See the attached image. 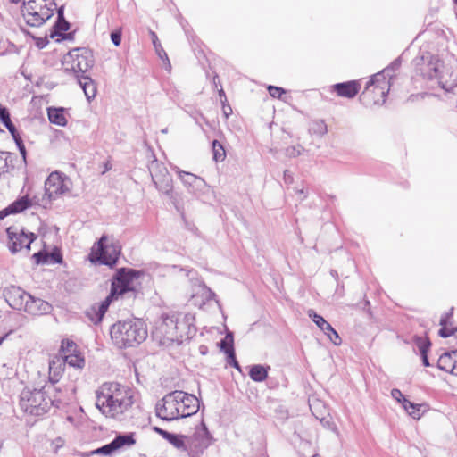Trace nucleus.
I'll use <instances>...</instances> for the list:
<instances>
[{
	"label": "nucleus",
	"mask_w": 457,
	"mask_h": 457,
	"mask_svg": "<svg viewBox=\"0 0 457 457\" xmlns=\"http://www.w3.org/2000/svg\"><path fill=\"white\" fill-rule=\"evenodd\" d=\"M137 278L138 272L133 269H118L112 278L110 294L100 303L92 305L85 312L88 320L94 324H98L112 302L119 299L134 300L137 296L134 280Z\"/></svg>",
	"instance_id": "obj_1"
},
{
	"label": "nucleus",
	"mask_w": 457,
	"mask_h": 457,
	"mask_svg": "<svg viewBox=\"0 0 457 457\" xmlns=\"http://www.w3.org/2000/svg\"><path fill=\"white\" fill-rule=\"evenodd\" d=\"M96 406L106 417L118 418L133 404L132 391L119 383H104L96 392Z\"/></svg>",
	"instance_id": "obj_2"
},
{
	"label": "nucleus",
	"mask_w": 457,
	"mask_h": 457,
	"mask_svg": "<svg viewBox=\"0 0 457 457\" xmlns=\"http://www.w3.org/2000/svg\"><path fill=\"white\" fill-rule=\"evenodd\" d=\"M198 398L191 394L175 390L156 403V415L164 420H174L195 414L199 410Z\"/></svg>",
	"instance_id": "obj_3"
},
{
	"label": "nucleus",
	"mask_w": 457,
	"mask_h": 457,
	"mask_svg": "<svg viewBox=\"0 0 457 457\" xmlns=\"http://www.w3.org/2000/svg\"><path fill=\"white\" fill-rule=\"evenodd\" d=\"M112 343L118 348L134 347L143 343L148 336L146 324L140 319L118 321L111 327Z\"/></svg>",
	"instance_id": "obj_4"
},
{
	"label": "nucleus",
	"mask_w": 457,
	"mask_h": 457,
	"mask_svg": "<svg viewBox=\"0 0 457 457\" xmlns=\"http://www.w3.org/2000/svg\"><path fill=\"white\" fill-rule=\"evenodd\" d=\"M52 386H44L40 389L25 387L20 395V406L27 413L40 416L47 412L54 404L49 395Z\"/></svg>",
	"instance_id": "obj_5"
},
{
	"label": "nucleus",
	"mask_w": 457,
	"mask_h": 457,
	"mask_svg": "<svg viewBox=\"0 0 457 457\" xmlns=\"http://www.w3.org/2000/svg\"><path fill=\"white\" fill-rule=\"evenodd\" d=\"M389 69H385L373 75L367 82L361 95V100L365 104H383L386 102V97L391 87V78H386V74L389 75Z\"/></svg>",
	"instance_id": "obj_6"
},
{
	"label": "nucleus",
	"mask_w": 457,
	"mask_h": 457,
	"mask_svg": "<svg viewBox=\"0 0 457 457\" xmlns=\"http://www.w3.org/2000/svg\"><path fill=\"white\" fill-rule=\"evenodd\" d=\"M54 0H29L24 2L21 12L30 27H40L54 15Z\"/></svg>",
	"instance_id": "obj_7"
},
{
	"label": "nucleus",
	"mask_w": 457,
	"mask_h": 457,
	"mask_svg": "<svg viewBox=\"0 0 457 457\" xmlns=\"http://www.w3.org/2000/svg\"><path fill=\"white\" fill-rule=\"evenodd\" d=\"M62 65L66 71L85 73L94 65L93 54L87 48L72 49L64 55Z\"/></svg>",
	"instance_id": "obj_8"
},
{
	"label": "nucleus",
	"mask_w": 457,
	"mask_h": 457,
	"mask_svg": "<svg viewBox=\"0 0 457 457\" xmlns=\"http://www.w3.org/2000/svg\"><path fill=\"white\" fill-rule=\"evenodd\" d=\"M212 439L206 425L202 421L191 436H187V454L189 457H199L211 445Z\"/></svg>",
	"instance_id": "obj_9"
},
{
	"label": "nucleus",
	"mask_w": 457,
	"mask_h": 457,
	"mask_svg": "<svg viewBox=\"0 0 457 457\" xmlns=\"http://www.w3.org/2000/svg\"><path fill=\"white\" fill-rule=\"evenodd\" d=\"M120 245L118 242L112 240L109 243V237L102 236L97 242L96 256L97 260L104 265L114 266L120 254Z\"/></svg>",
	"instance_id": "obj_10"
},
{
	"label": "nucleus",
	"mask_w": 457,
	"mask_h": 457,
	"mask_svg": "<svg viewBox=\"0 0 457 457\" xmlns=\"http://www.w3.org/2000/svg\"><path fill=\"white\" fill-rule=\"evenodd\" d=\"M71 182L70 179L58 172H52L45 182V195L49 201L54 200L70 191Z\"/></svg>",
	"instance_id": "obj_11"
},
{
	"label": "nucleus",
	"mask_w": 457,
	"mask_h": 457,
	"mask_svg": "<svg viewBox=\"0 0 457 457\" xmlns=\"http://www.w3.org/2000/svg\"><path fill=\"white\" fill-rule=\"evenodd\" d=\"M149 171L155 187L160 192L170 195L173 189L172 178L167 168L154 160L149 165Z\"/></svg>",
	"instance_id": "obj_12"
},
{
	"label": "nucleus",
	"mask_w": 457,
	"mask_h": 457,
	"mask_svg": "<svg viewBox=\"0 0 457 457\" xmlns=\"http://www.w3.org/2000/svg\"><path fill=\"white\" fill-rule=\"evenodd\" d=\"M416 73L426 79H438L443 62L434 55L427 54L415 60Z\"/></svg>",
	"instance_id": "obj_13"
},
{
	"label": "nucleus",
	"mask_w": 457,
	"mask_h": 457,
	"mask_svg": "<svg viewBox=\"0 0 457 457\" xmlns=\"http://www.w3.org/2000/svg\"><path fill=\"white\" fill-rule=\"evenodd\" d=\"M9 238V249L15 253L23 248L29 250L31 243L37 238L32 232H26L24 228L9 227L6 230Z\"/></svg>",
	"instance_id": "obj_14"
},
{
	"label": "nucleus",
	"mask_w": 457,
	"mask_h": 457,
	"mask_svg": "<svg viewBox=\"0 0 457 457\" xmlns=\"http://www.w3.org/2000/svg\"><path fill=\"white\" fill-rule=\"evenodd\" d=\"M176 332L178 336V344H180L184 339L193 337L196 333L195 326V316L192 313L177 312Z\"/></svg>",
	"instance_id": "obj_15"
},
{
	"label": "nucleus",
	"mask_w": 457,
	"mask_h": 457,
	"mask_svg": "<svg viewBox=\"0 0 457 457\" xmlns=\"http://www.w3.org/2000/svg\"><path fill=\"white\" fill-rule=\"evenodd\" d=\"M177 172L180 180L187 188L189 193L199 196L200 194L204 193L208 188V185L206 184L205 180L201 177L190 172L180 170L179 169Z\"/></svg>",
	"instance_id": "obj_16"
},
{
	"label": "nucleus",
	"mask_w": 457,
	"mask_h": 457,
	"mask_svg": "<svg viewBox=\"0 0 457 457\" xmlns=\"http://www.w3.org/2000/svg\"><path fill=\"white\" fill-rule=\"evenodd\" d=\"M162 322L158 326V330L164 336V338L170 342L178 341L176 332L177 312H170L163 313L161 317Z\"/></svg>",
	"instance_id": "obj_17"
},
{
	"label": "nucleus",
	"mask_w": 457,
	"mask_h": 457,
	"mask_svg": "<svg viewBox=\"0 0 457 457\" xmlns=\"http://www.w3.org/2000/svg\"><path fill=\"white\" fill-rule=\"evenodd\" d=\"M30 295L21 287H11L4 291V297L10 307L15 310H23L27 299Z\"/></svg>",
	"instance_id": "obj_18"
},
{
	"label": "nucleus",
	"mask_w": 457,
	"mask_h": 457,
	"mask_svg": "<svg viewBox=\"0 0 457 457\" xmlns=\"http://www.w3.org/2000/svg\"><path fill=\"white\" fill-rule=\"evenodd\" d=\"M437 82L440 87L446 92H451L454 87H457V71L450 65L441 68Z\"/></svg>",
	"instance_id": "obj_19"
},
{
	"label": "nucleus",
	"mask_w": 457,
	"mask_h": 457,
	"mask_svg": "<svg viewBox=\"0 0 457 457\" xmlns=\"http://www.w3.org/2000/svg\"><path fill=\"white\" fill-rule=\"evenodd\" d=\"M154 430L180 453L187 454V436L170 433L158 427H154Z\"/></svg>",
	"instance_id": "obj_20"
},
{
	"label": "nucleus",
	"mask_w": 457,
	"mask_h": 457,
	"mask_svg": "<svg viewBox=\"0 0 457 457\" xmlns=\"http://www.w3.org/2000/svg\"><path fill=\"white\" fill-rule=\"evenodd\" d=\"M438 369L450 372L453 375L457 374V350L444 353L437 361Z\"/></svg>",
	"instance_id": "obj_21"
},
{
	"label": "nucleus",
	"mask_w": 457,
	"mask_h": 457,
	"mask_svg": "<svg viewBox=\"0 0 457 457\" xmlns=\"http://www.w3.org/2000/svg\"><path fill=\"white\" fill-rule=\"evenodd\" d=\"M50 309H51V306L47 302H46L40 298H36L30 295L29 296V299H27V302L25 303L23 310L28 313L37 315V314L46 313L50 311Z\"/></svg>",
	"instance_id": "obj_22"
},
{
	"label": "nucleus",
	"mask_w": 457,
	"mask_h": 457,
	"mask_svg": "<svg viewBox=\"0 0 457 457\" xmlns=\"http://www.w3.org/2000/svg\"><path fill=\"white\" fill-rule=\"evenodd\" d=\"M334 91L337 96L342 97L353 98L354 97L360 88L361 85L357 80H351L347 82L337 83L333 86Z\"/></svg>",
	"instance_id": "obj_23"
},
{
	"label": "nucleus",
	"mask_w": 457,
	"mask_h": 457,
	"mask_svg": "<svg viewBox=\"0 0 457 457\" xmlns=\"http://www.w3.org/2000/svg\"><path fill=\"white\" fill-rule=\"evenodd\" d=\"M77 79L80 87L83 89L87 99L88 101L94 99L96 95V86L94 80L90 77L84 75H77Z\"/></svg>",
	"instance_id": "obj_24"
},
{
	"label": "nucleus",
	"mask_w": 457,
	"mask_h": 457,
	"mask_svg": "<svg viewBox=\"0 0 457 457\" xmlns=\"http://www.w3.org/2000/svg\"><path fill=\"white\" fill-rule=\"evenodd\" d=\"M63 361L61 358H54L49 362V381L53 385L57 383L63 373Z\"/></svg>",
	"instance_id": "obj_25"
},
{
	"label": "nucleus",
	"mask_w": 457,
	"mask_h": 457,
	"mask_svg": "<svg viewBox=\"0 0 457 457\" xmlns=\"http://www.w3.org/2000/svg\"><path fill=\"white\" fill-rule=\"evenodd\" d=\"M115 451L120 449L128 448L135 445L136 440L133 433H125L117 435L112 441Z\"/></svg>",
	"instance_id": "obj_26"
},
{
	"label": "nucleus",
	"mask_w": 457,
	"mask_h": 457,
	"mask_svg": "<svg viewBox=\"0 0 457 457\" xmlns=\"http://www.w3.org/2000/svg\"><path fill=\"white\" fill-rule=\"evenodd\" d=\"M47 114L51 123L58 126H65L67 124L63 108L50 107L47 110Z\"/></svg>",
	"instance_id": "obj_27"
},
{
	"label": "nucleus",
	"mask_w": 457,
	"mask_h": 457,
	"mask_svg": "<svg viewBox=\"0 0 457 457\" xmlns=\"http://www.w3.org/2000/svg\"><path fill=\"white\" fill-rule=\"evenodd\" d=\"M268 370L270 367L265 368L262 365L255 364L250 368L249 376L255 382H262L268 377Z\"/></svg>",
	"instance_id": "obj_28"
},
{
	"label": "nucleus",
	"mask_w": 457,
	"mask_h": 457,
	"mask_svg": "<svg viewBox=\"0 0 457 457\" xmlns=\"http://www.w3.org/2000/svg\"><path fill=\"white\" fill-rule=\"evenodd\" d=\"M308 314L324 334L332 331V326L322 316L317 314L313 310H310Z\"/></svg>",
	"instance_id": "obj_29"
},
{
	"label": "nucleus",
	"mask_w": 457,
	"mask_h": 457,
	"mask_svg": "<svg viewBox=\"0 0 457 457\" xmlns=\"http://www.w3.org/2000/svg\"><path fill=\"white\" fill-rule=\"evenodd\" d=\"M61 359L63 361V365L67 363L68 365L74 368H82L85 363L84 358L80 354H77L74 353L65 354Z\"/></svg>",
	"instance_id": "obj_30"
},
{
	"label": "nucleus",
	"mask_w": 457,
	"mask_h": 457,
	"mask_svg": "<svg viewBox=\"0 0 457 457\" xmlns=\"http://www.w3.org/2000/svg\"><path fill=\"white\" fill-rule=\"evenodd\" d=\"M30 206V201L27 196H22L8 206L12 213H19Z\"/></svg>",
	"instance_id": "obj_31"
},
{
	"label": "nucleus",
	"mask_w": 457,
	"mask_h": 457,
	"mask_svg": "<svg viewBox=\"0 0 457 457\" xmlns=\"http://www.w3.org/2000/svg\"><path fill=\"white\" fill-rule=\"evenodd\" d=\"M223 352L227 354V362L230 366L234 367L237 370H240V365L236 359L235 350L233 347V339L230 338V343L228 345V348L223 347Z\"/></svg>",
	"instance_id": "obj_32"
},
{
	"label": "nucleus",
	"mask_w": 457,
	"mask_h": 457,
	"mask_svg": "<svg viewBox=\"0 0 457 457\" xmlns=\"http://www.w3.org/2000/svg\"><path fill=\"white\" fill-rule=\"evenodd\" d=\"M212 145L213 160L215 162H222L226 157V152L223 145L216 139L212 141Z\"/></svg>",
	"instance_id": "obj_33"
},
{
	"label": "nucleus",
	"mask_w": 457,
	"mask_h": 457,
	"mask_svg": "<svg viewBox=\"0 0 457 457\" xmlns=\"http://www.w3.org/2000/svg\"><path fill=\"white\" fill-rule=\"evenodd\" d=\"M0 120L9 132L14 129V124L11 120L9 111L6 107L0 105Z\"/></svg>",
	"instance_id": "obj_34"
},
{
	"label": "nucleus",
	"mask_w": 457,
	"mask_h": 457,
	"mask_svg": "<svg viewBox=\"0 0 457 457\" xmlns=\"http://www.w3.org/2000/svg\"><path fill=\"white\" fill-rule=\"evenodd\" d=\"M403 407L408 411L409 415L414 419H420V405L415 404L411 401L403 398Z\"/></svg>",
	"instance_id": "obj_35"
},
{
	"label": "nucleus",
	"mask_w": 457,
	"mask_h": 457,
	"mask_svg": "<svg viewBox=\"0 0 457 457\" xmlns=\"http://www.w3.org/2000/svg\"><path fill=\"white\" fill-rule=\"evenodd\" d=\"M115 449L112 442L106 444L90 453V454H102L105 456H111L115 453Z\"/></svg>",
	"instance_id": "obj_36"
},
{
	"label": "nucleus",
	"mask_w": 457,
	"mask_h": 457,
	"mask_svg": "<svg viewBox=\"0 0 457 457\" xmlns=\"http://www.w3.org/2000/svg\"><path fill=\"white\" fill-rule=\"evenodd\" d=\"M311 130L313 134L323 136L328 132L327 125L324 120H315L312 122Z\"/></svg>",
	"instance_id": "obj_37"
},
{
	"label": "nucleus",
	"mask_w": 457,
	"mask_h": 457,
	"mask_svg": "<svg viewBox=\"0 0 457 457\" xmlns=\"http://www.w3.org/2000/svg\"><path fill=\"white\" fill-rule=\"evenodd\" d=\"M415 344L419 348L420 354L428 353L431 345V343L428 338H423L420 337H417L415 338Z\"/></svg>",
	"instance_id": "obj_38"
},
{
	"label": "nucleus",
	"mask_w": 457,
	"mask_h": 457,
	"mask_svg": "<svg viewBox=\"0 0 457 457\" xmlns=\"http://www.w3.org/2000/svg\"><path fill=\"white\" fill-rule=\"evenodd\" d=\"M77 345L76 344L70 339H64L62 341L61 350L65 354H70L76 352Z\"/></svg>",
	"instance_id": "obj_39"
},
{
	"label": "nucleus",
	"mask_w": 457,
	"mask_h": 457,
	"mask_svg": "<svg viewBox=\"0 0 457 457\" xmlns=\"http://www.w3.org/2000/svg\"><path fill=\"white\" fill-rule=\"evenodd\" d=\"M58 14V22L56 23L55 27L61 31H66L70 28V24L64 20L63 18V7H61L57 11Z\"/></svg>",
	"instance_id": "obj_40"
},
{
	"label": "nucleus",
	"mask_w": 457,
	"mask_h": 457,
	"mask_svg": "<svg viewBox=\"0 0 457 457\" xmlns=\"http://www.w3.org/2000/svg\"><path fill=\"white\" fill-rule=\"evenodd\" d=\"M150 35H151V38H152V41H153V45H154V46L155 48V51H156L157 54L159 55V57H162V53H163L164 55H165V59L168 60V55L165 53V51L163 50V48L162 47V45L159 42L157 35L155 34V32L151 31Z\"/></svg>",
	"instance_id": "obj_41"
},
{
	"label": "nucleus",
	"mask_w": 457,
	"mask_h": 457,
	"mask_svg": "<svg viewBox=\"0 0 457 457\" xmlns=\"http://www.w3.org/2000/svg\"><path fill=\"white\" fill-rule=\"evenodd\" d=\"M12 154L9 152H0V174L7 171L8 159L11 158Z\"/></svg>",
	"instance_id": "obj_42"
},
{
	"label": "nucleus",
	"mask_w": 457,
	"mask_h": 457,
	"mask_svg": "<svg viewBox=\"0 0 457 457\" xmlns=\"http://www.w3.org/2000/svg\"><path fill=\"white\" fill-rule=\"evenodd\" d=\"M303 151V147L300 145L295 146H289L286 149V155L290 158H295L299 156Z\"/></svg>",
	"instance_id": "obj_43"
},
{
	"label": "nucleus",
	"mask_w": 457,
	"mask_h": 457,
	"mask_svg": "<svg viewBox=\"0 0 457 457\" xmlns=\"http://www.w3.org/2000/svg\"><path fill=\"white\" fill-rule=\"evenodd\" d=\"M33 258L35 259L36 263L37 264H45L48 262L49 254L46 252H37L33 254Z\"/></svg>",
	"instance_id": "obj_44"
},
{
	"label": "nucleus",
	"mask_w": 457,
	"mask_h": 457,
	"mask_svg": "<svg viewBox=\"0 0 457 457\" xmlns=\"http://www.w3.org/2000/svg\"><path fill=\"white\" fill-rule=\"evenodd\" d=\"M268 91L272 97L278 99H280L282 95L286 93V91L282 87L276 86H269Z\"/></svg>",
	"instance_id": "obj_45"
},
{
	"label": "nucleus",
	"mask_w": 457,
	"mask_h": 457,
	"mask_svg": "<svg viewBox=\"0 0 457 457\" xmlns=\"http://www.w3.org/2000/svg\"><path fill=\"white\" fill-rule=\"evenodd\" d=\"M325 335L328 337V339L335 345H340L342 343L341 337L338 333L332 328V331L326 332Z\"/></svg>",
	"instance_id": "obj_46"
},
{
	"label": "nucleus",
	"mask_w": 457,
	"mask_h": 457,
	"mask_svg": "<svg viewBox=\"0 0 457 457\" xmlns=\"http://www.w3.org/2000/svg\"><path fill=\"white\" fill-rule=\"evenodd\" d=\"M219 95L221 97V102L223 103V114L228 118L232 113V109L229 105H225L224 102L227 100L226 96L223 89L219 90Z\"/></svg>",
	"instance_id": "obj_47"
},
{
	"label": "nucleus",
	"mask_w": 457,
	"mask_h": 457,
	"mask_svg": "<svg viewBox=\"0 0 457 457\" xmlns=\"http://www.w3.org/2000/svg\"><path fill=\"white\" fill-rule=\"evenodd\" d=\"M111 39L115 46H119L121 43V32L119 30L112 31L111 33Z\"/></svg>",
	"instance_id": "obj_48"
},
{
	"label": "nucleus",
	"mask_w": 457,
	"mask_h": 457,
	"mask_svg": "<svg viewBox=\"0 0 457 457\" xmlns=\"http://www.w3.org/2000/svg\"><path fill=\"white\" fill-rule=\"evenodd\" d=\"M456 330L455 329H448L445 326V327H442L439 331H438V335L443 337V338H446V337H451L452 335L454 334Z\"/></svg>",
	"instance_id": "obj_49"
},
{
	"label": "nucleus",
	"mask_w": 457,
	"mask_h": 457,
	"mask_svg": "<svg viewBox=\"0 0 457 457\" xmlns=\"http://www.w3.org/2000/svg\"><path fill=\"white\" fill-rule=\"evenodd\" d=\"M391 395L396 401L402 402V403H403V398H405L404 395L402 394V392L399 389H396V388H394L391 391Z\"/></svg>",
	"instance_id": "obj_50"
},
{
	"label": "nucleus",
	"mask_w": 457,
	"mask_h": 457,
	"mask_svg": "<svg viewBox=\"0 0 457 457\" xmlns=\"http://www.w3.org/2000/svg\"><path fill=\"white\" fill-rule=\"evenodd\" d=\"M10 134L12 135L16 145H21V143H22V138L21 137V135L19 134V132L17 131L16 128L14 127V129L12 132H10Z\"/></svg>",
	"instance_id": "obj_51"
},
{
	"label": "nucleus",
	"mask_w": 457,
	"mask_h": 457,
	"mask_svg": "<svg viewBox=\"0 0 457 457\" xmlns=\"http://www.w3.org/2000/svg\"><path fill=\"white\" fill-rule=\"evenodd\" d=\"M49 259L54 263H61L62 261V255L59 253H53L49 254Z\"/></svg>",
	"instance_id": "obj_52"
},
{
	"label": "nucleus",
	"mask_w": 457,
	"mask_h": 457,
	"mask_svg": "<svg viewBox=\"0 0 457 457\" xmlns=\"http://www.w3.org/2000/svg\"><path fill=\"white\" fill-rule=\"evenodd\" d=\"M230 338L233 339L232 335L228 334L227 337L223 340H221L220 346L222 351H223V347L228 348V345L230 343Z\"/></svg>",
	"instance_id": "obj_53"
},
{
	"label": "nucleus",
	"mask_w": 457,
	"mask_h": 457,
	"mask_svg": "<svg viewBox=\"0 0 457 457\" xmlns=\"http://www.w3.org/2000/svg\"><path fill=\"white\" fill-rule=\"evenodd\" d=\"M17 147H18V149L20 151V154L22 155V157H23V159L25 161L26 160V148H25V145H24L23 142L21 143V145H17Z\"/></svg>",
	"instance_id": "obj_54"
},
{
	"label": "nucleus",
	"mask_w": 457,
	"mask_h": 457,
	"mask_svg": "<svg viewBox=\"0 0 457 457\" xmlns=\"http://www.w3.org/2000/svg\"><path fill=\"white\" fill-rule=\"evenodd\" d=\"M284 179L286 183H291L293 180V177L288 170H285L284 172Z\"/></svg>",
	"instance_id": "obj_55"
},
{
	"label": "nucleus",
	"mask_w": 457,
	"mask_h": 457,
	"mask_svg": "<svg viewBox=\"0 0 457 457\" xmlns=\"http://www.w3.org/2000/svg\"><path fill=\"white\" fill-rule=\"evenodd\" d=\"M421 355V358H422V363L425 367H428L430 366V363L428 361V353H425V354H420Z\"/></svg>",
	"instance_id": "obj_56"
},
{
	"label": "nucleus",
	"mask_w": 457,
	"mask_h": 457,
	"mask_svg": "<svg viewBox=\"0 0 457 457\" xmlns=\"http://www.w3.org/2000/svg\"><path fill=\"white\" fill-rule=\"evenodd\" d=\"M12 212H9L8 207L0 211V219L5 218L7 215L11 214Z\"/></svg>",
	"instance_id": "obj_57"
},
{
	"label": "nucleus",
	"mask_w": 457,
	"mask_h": 457,
	"mask_svg": "<svg viewBox=\"0 0 457 457\" xmlns=\"http://www.w3.org/2000/svg\"><path fill=\"white\" fill-rule=\"evenodd\" d=\"M448 316H449V314H445L443 317H441V319H440V325H441V327L446 326Z\"/></svg>",
	"instance_id": "obj_58"
},
{
	"label": "nucleus",
	"mask_w": 457,
	"mask_h": 457,
	"mask_svg": "<svg viewBox=\"0 0 457 457\" xmlns=\"http://www.w3.org/2000/svg\"><path fill=\"white\" fill-rule=\"evenodd\" d=\"M112 169V164L107 162L104 163V170L103 171V173H105L106 171L110 170Z\"/></svg>",
	"instance_id": "obj_59"
},
{
	"label": "nucleus",
	"mask_w": 457,
	"mask_h": 457,
	"mask_svg": "<svg viewBox=\"0 0 457 457\" xmlns=\"http://www.w3.org/2000/svg\"><path fill=\"white\" fill-rule=\"evenodd\" d=\"M296 193H298L299 195H303L301 199H304L306 197V194L304 193L303 189L296 190Z\"/></svg>",
	"instance_id": "obj_60"
},
{
	"label": "nucleus",
	"mask_w": 457,
	"mask_h": 457,
	"mask_svg": "<svg viewBox=\"0 0 457 457\" xmlns=\"http://www.w3.org/2000/svg\"><path fill=\"white\" fill-rule=\"evenodd\" d=\"M9 334H5L4 336L0 337V345L3 344V342L6 339Z\"/></svg>",
	"instance_id": "obj_61"
},
{
	"label": "nucleus",
	"mask_w": 457,
	"mask_h": 457,
	"mask_svg": "<svg viewBox=\"0 0 457 457\" xmlns=\"http://www.w3.org/2000/svg\"><path fill=\"white\" fill-rule=\"evenodd\" d=\"M330 274L335 278H337L338 275H337V272L334 270H332L330 271Z\"/></svg>",
	"instance_id": "obj_62"
},
{
	"label": "nucleus",
	"mask_w": 457,
	"mask_h": 457,
	"mask_svg": "<svg viewBox=\"0 0 457 457\" xmlns=\"http://www.w3.org/2000/svg\"><path fill=\"white\" fill-rule=\"evenodd\" d=\"M12 3H18L20 0H10Z\"/></svg>",
	"instance_id": "obj_63"
},
{
	"label": "nucleus",
	"mask_w": 457,
	"mask_h": 457,
	"mask_svg": "<svg viewBox=\"0 0 457 457\" xmlns=\"http://www.w3.org/2000/svg\"><path fill=\"white\" fill-rule=\"evenodd\" d=\"M162 133H167V129L162 130Z\"/></svg>",
	"instance_id": "obj_64"
}]
</instances>
